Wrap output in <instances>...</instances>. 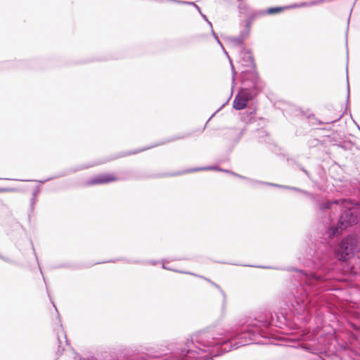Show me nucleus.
I'll use <instances>...</instances> for the list:
<instances>
[{
	"instance_id": "423d86ee",
	"label": "nucleus",
	"mask_w": 360,
	"mask_h": 360,
	"mask_svg": "<svg viewBox=\"0 0 360 360\" xmlns=\"http://www.w3.org/2000/svg\"><path fill=\"white\" fill-rule=\"evenodd\" d=\"M116 179L112 174H100L93 178L89 182V185L106 184L115 181Z\"/></svg>"
},
{
	"instance_id": "dca6fc26",
	"label": "nucleus",
	"mask_w": 360,
	"mask_h": 360,
	"mask_svg": "<svg viewBox=\"0 0 360 360\" xmlns=\"http://www.w3.org/2000/svg\"><path fill=\"white\" fill-rule=\"evenodd\" d=\"M230 64H231V72H232V90H233L236 85V71L235 70L234 66H233L231 60H230Z\"/></svg>"
},
{
	"instance_id": "1a4fd4ad",
	"label": "nucleus",
	"mask_w": 360,
	"mask_h": 360,
	"mask_svg": "<svg viewBox=\"0 0 360 360\" xmlns=\"http://www.w3.org/2000/svg\"><path fill=\"white\" fill-rule=\"evenodd\" d=\"M259 183L260 184H264V182H259ZM264 184H267V183H264ZM268 185L273 186H275V187H279V188H283L297 191H299L300 193H302L305 194L306 195L309 197L312 200H314V197L313 196L312 194H311V193H308V192H307L305 191L299 189V188H297L296 187H292V186H282V185L276 184H268Z\"/></svg>"
},
{
	"instance_id": "6e6552de",
	"label": "nucleus",
	"mask_w": 360,
	"mask_h": 360,
	"mask_svg": "<svg viewBox=\"0 0 360 360\" xmlns=\"http://www.w3.org/2000/svg\"><path fill=\"white\" fill-rule=\"evenodd\" d=\"M247 103L246 100L238 94L233 100V107L237 110H240L247 107Z\"/></svg>"
},
{
	"instance_id": "b1692460",
	"label": "nucleus",
	"mask_w": 360,
	"mask_h": 360,
	"mask_svg": "<svg viewBox=\"0 0 360 360\" xmlns=\"http://www.w3.org/2000/svg\"><path fill=\"white\" fill-rule=\"evenodd\" d=\"M150 264H151L152 265H155L157 264V262L155 261H150L149 262Z\"/></svg>"
},
{
	"instance_id": "f03ea898",
	"label": "nucleus",
	"mask_w": 360,
	"mask_h": 360,
	"mask_svg": "<svg viewBox=\"0 0 360 360\" xmlns=\"http://www.w3.org/2000/svg\"><path fill=\"white\" fill-rule=\"evenodd\" d=\"M352 203L347 199H339L333 201H327L319 205L321 210L325 211L327 210H340L342 212L338 221V226H332L328 231L327 234L328 238H332L344 229L349 225L356 224L358 222L359 217L356 211L352 209Z\"/></svg>"
},
{
	"instance_id": "f257e3e1",
	"label": "nucleus",
	"mask_w": 360,
	"mask_h": 360,
	"mask_svg": "<svg viewBox=\"0 0 360 360\" xmlns=\"http://www.w3.org/2000/svg\"><path fill=\"white\" fill-rule=\"evenodd\" d=\"M316 259V261L312 263L313 267L317 270V272L311 274H307L302 271L298 272L300 287L297 288L295 294L296 305L292 304L297 313L309 310L311 302L309 291L314 288H322V283L330 279L328 273L333 269L332 256L328 252H323L320 255L317 254Z\"/></svg>"
},
{
	"instance_id": "39448f33",
	"label": "nucleus",
	"mask_w": 360,
	"mask_h": 360,
	"mask_svg": "<svg viewBox=\"0 0 360 360\" xmlns=\"http://www.w3.org/2000/svg\"><path fill=\"white\" fill-rule=\"evenodd\" d=\"M240 60L238 63L243 67L249 68L250 70H245L244 71L248 74L251 71H255V64L253 61V58L250 52L248 51L243 50L240 53Z\"/></svg>"
},
{
	"instance_id": "412c9836",
	"label": "nucleus",
	"mask_w": 360,
	"mask_h": 360,
	"mask_svg": "<svg viewBox=\"0 0 360 360\" xmlns=\"http://www.w3.org/2000/svg\"><path fill=\"white\" fill-rule=\"evenodd\" d=\"M205 280L207 281L208 282H210L214 287H216L217 288H218L220 290V292H221V294L223 295V296H224V291L220 288V287L217 284L211 281L210 279L205 278Z\"/></svg>"
},
{
	"instance_id": "4468645a",
	"label": "nucleus",
	"mask_w": 360,
	"mask_h": 360,
	"mask_svg": "<svg viewBox=\"0 0 360 360\" xmlns=\"http://www.w3.org/2000/svg\"><path fill=\"white\" fill-rule=\"evenodd\" d=\"M323 1V0H317V1H311V2H309V3H302L300 5L291 6L290 8H296V7H302V6H314V5L322 3Z\"/></svg>"
},
{
	"instance_id": "c85d7f7f",
	"label": "nucleus",
	"mask_w": 360,
	"mask_h": 360,
	"mask_svg": "<svg viewBox=\"0 0 360 360\" xmlns=\"http://www.w3.org/2000/svg\"><path fill=\"white\" fill-rule=\"evenodd\" d=\"M349 92L348 91V93H347V99L349 98Z\"/></svg>"
},
{
	"instance_id": "4be33fe9",
	"label": "nucleus",
	"mask_w": 360,
	"mask_h": 360,
	"mask_svg": "<svg viewBox=\"0 0 360 360\" xmlns=\"http://www.w3.org/2000/svg\"><path fill=\"white\" fill-rule=\"evenodd\" d=\"M39 192V187H37L33 193V198H32V204H34V199L37 197Z\"/></svg>"
},
{
	"instance_id": "20e7f679",
	"label": "nucleus",
	"mask_w": 360,
	"mask_h": 360,
	"mask_svg": "<svg viewBox=\"0 0 360 360\" xmlns=\"http://www.w3.org/2000/svg\"><path fill=\"white\" fill-rule=\"evenodd\" d=\"M241 74L242 82L244 85L248 86V84H245L248 81L250 82V85L248 87L245 86L241 89L238 94L246 100V102H248L252 100L260 91L259 79L255 71H251L248 74H246L245 71H243Z\"/></svg>"
},
{
	"instance_id": "bb28decb",
	"label": "nucleus",
	"mask_w": 360,
	"mask_h": 360,
	"mask_svg": "<svg viewBox=\"0 0 360 360\" xmlns=\"http://www.w3.org/2000/svg\"><path fill=\"white\" fill-rule=\"evenodd\" d=\"M244 134V130H242L240 132V136H242Z\"/></svg>"
},
{
	"instance_id": "aec40b11",
	"label": "nucleus",
	"mask_w": 360,
	"mask_h": 360,
	"mask_svg": "<svg viewBox=\"0 0 360 360\" xmlns=\"http://www.w3.org/2000/svg\"><path fill=\"white\" fill-rule=\"evenodd\" d=\"M205 280L207 281L208 282H210L214 287H216L217 288H218L220 290V292H221V294L223 295V296H224V291L220 288V287L217 284L211 281L210 279L205 278Z\"/></svg>"
},
{
	"instance_id": "9d476101",
	"label": "nucleus",
	"mask_w": 360,
	"mask_h": 360,
	"mask_svg": "<svg viewBox=\"0 0 360 360\" xmlns=\"http://www.w3.org/2000/svg\"><path fill=\"white\" fill-rule=\"evenodd\" d=\"M191 4H188V5H193V6H195L198 9L199 13L201 14V15L203 18V19H205L209 23L211 29H212V23L208 20V19L207 18L205 15H203V14L201 13V11H200V8H199V6L198 5H196L195 3H193V2H191ZM212 35L214 36V37L215 38V39L217 40V41L218 42V44H219L222 46L220 41L219 40L217 36L216 35V34L214 33L213 30H212Z\"/></svg>"
},
{
	"instance_id": "2eb2a0df",
	"label": "nucleus",
	"mask_w": 360,
	"mask_h": 360,
	"mask_svg": "<svg viewBox=\"0 0 360 360\" xmlns=\"http://www.w3.org/2000/svg\"><path fill=\"white\" fill-rule=\"evenodd\" d=\"M283 8H282V7L269 8L266 11H263L262 13L271 15V14L278 13V12L283 11Z\"/></svg>"
},
{
	"instance_id": "c756f323",
	"label": "nucleus",
	"mask_w": 360,
	"mask_h": 360,
	"mask_svg": "<svg viewBox=\"0 0 360 360\" xmlns=\"http://www.w3.org/2000/svg\"><path fill=\"white\" fill-rule=\"evenodd\" d=\"M238 176H239L240 178H244L243 176H241V175H238Z\"/></svg>"
},
{
	"instance_id": "a878e982",
	"label": "nucleus",
	"mask_w": 360,
	"mask_h": 360,
	"mask_svg": "<svg viewBox=\"0 0 360 360\" xmlns=\"http://www.w3.org/2000/svg\"><path fill=\"white\" fill-rule=\"evenodd\" d=\"M181 273H183V274H188V272H186V271H181ZM189 274H191V273H189Z\"/></svg>"
},
{
	"instance_id": "a211bd4d",
	"label": "nucleus",
	"mask_w": 360,
	"mask_h": 360,
	"mask_svg": "<svg viewBox=\"0 0 360 360\" xmlns=\"http://www.w3.org/2000/svg\"><path fill=\"white\" fill-rule=\"evenodd\" d=\"M185 137V136H176V137H173L166 141H164V142H162L160 143H158L157 144L156 146H159V145H162V144H164L165 143H167V142H170V141H174V140H177V139H184Z\"/></svg>"
},
{
	"instance_id": "7ed1b4c3",
	"label": "nucleus",
	"mask_w": 360,
	"mask_h": 360,
	"mask_svg": "<svg viewBox=\"0 0 360 360\" xmlns=\"http://www.w3.org/2000/svg\"><path fill=\"white\" fill-rule=\"evenodd\" d=\"M360 249V242L356 236H348L343 238L335 249V256L340 261L352 258Z\"/></svg>"
},
{
	"instance_id": "5701e85b",
	"label": "nucleus",
	"mask_w": 360,
	"mask_h": 360,
	"mask_svg": "<svg viewBox=\"0 0 360 360\" xmlns=\"http://www.w3.org/2000/svg\"><path fill=\"white\" fill-rule=\"evenodd\" d=\"M162 268L165 269L172 270L171 268L166 266L165 261L162 262Z\"/></svg>"
},
{
	"instance_id": "f8f14e48",
	"label": "nucleus",
	"mask_w": 360,
	"mask_h": 360,
	"mask_svg": "<svg viewBox=\"0 0 360 360\" xmlns=\"http://www.w3.org/2000/svg\"><path fill=\"white\" fill-rule=\"evenodd\" d=\"M256 321L266 328L271 325V321L269 319L263 318L262 316H259Z\"/></svg>"
},
{
	"instance_id": "9b49d317",
	"label": "nucleus",
	"mask_w": 360,
	"mask_h": 360,
	"mask_svg": "<svg viewBox=\"0 0 360 360\" xmlns=\"http://www.w3.org/2000/svg\"><path fill=\"white\" fill-rule=\"evenodd\" d=\"M250 26H251V22L248 20L246 22L245 27L243 28V30L241 31V32L240 34V36L243 37V39L244 40L248 37V36L250 34Z\"/></svg>"
},
{
	"instance_id": "0eeeda50",
	"label": "nucleus",
	"mask_w": 360,
	"mask_h": 360,
	"mask_svg": "<svg viewBox=\"0 0 360 360\" xmlns=\"http://www.w3.org/2000/svg\"><path fill=\"white\" fill-rule=\"evenodd\" d=\"M58 342V352L65 349L64 347L68 345V339L65 333L64 332L62 326H60V328L57 333Z\"/></svg>"
},
{
	"instance_id": "cd10ccee",
	"label": "nucleus",
	"mask_w": 360,
	"mask_h": 360,
	"mask_svg": "<svg viewBox=\"0 0 360 360\" xmlns=\"http://www.w3.org/2000/svg\"><path fill=\"white\" fill-rule=\"evenodd\" d=\"M1 258H2L3 259H4L5 261H8L7 259H5L4 257H2L1 256H0Z\"/></svg>"
},
{
	"instance_id": "f3484780",
	"label": "nucleus",
	"mask_w": 360,
	"mask_h": 360,
	"mask_svg": "<svg viewBox=\"0 0 360 360\" xmlns=\"http://www.w3.org/2000/svg\"><path fill=\"white\" fill-rule=\"evenodd\" d=\"M211 169H218L217 167H200V168H195L189 170V172H197L200 170H211Z\"/></svg>"
},
{
	"instance_id": "393cba45",
	"label": "nucleus",
	"mask_w": 360,
	"mask_h": 360,
	"mask_svg": "<svg viewBox=\"0 0 360 360\" xmlns=\"http://www.w3.org/2000/svg\"><path fill=\"white\" fill-rule=\"evenodd\" d=\"M51 178H49V179H44L43 181H40L41 183H44L46 181H47L48 180L51 179Z\"/></svg>"
},
{
	"instance_id": "ddd939ff",
	"label": "nucleus",
	"mask_w": 360,
	"mask_h": 360,
	"mask_svg": "<svg viewBox=\"0 0 360 360\" xmlns=\"http://www.w3.org/2000/svg\"><path fill=\"white\" fill-rule=\"evenodd\" d=\"M229 41L231 42L233 45L239 46L241 45L244 41L243 37L240 35L236 37H231L229 39Z\"/></svg>"
},
{
	"instance_id": "6ab92c4d",
	"label": "nucleus",
	"mask_w": 360,
	"mask_h": 360,
	"mask_svg": "<svg viewBox=\"0 0 360 360\" xmlns=\"http://www.w3.org/2000/svg\"><path fill=\"white\" fill-rule=\"evenodd\" d=\"M17 189L15 188H0V192H15Z\"/></svg>"
}]
</instances>
